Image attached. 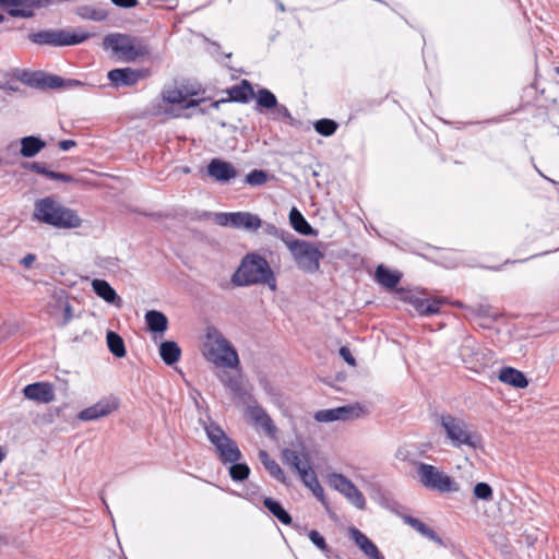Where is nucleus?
I'll return each instance as SVG.
<instances>
[{
    "label": "nucleus",
    "instance_id": "1",
    "mask_svg": "<svg viewBox=\"0 0 559 559\" xmlns=\"http://www.w3.org/2000/svg\"><path fill=\"white\" fill-rule=\"evenodd\" d=\"M234 287L264 285L271 292L277 290V278L266 258L257 251L246 253L230 276Z\"/></svg>",
    "mask_w": 559,
    "mask_h": 559
},
{
    "label": "nucleus",
    "instance_id": "2",
    "mask_svg": "<svg viewBox=\"0 0 559 559\" xmlns=\"http://www.w3.org/2000/svg\"><path fill=\"white\" fill-rule=\"evenodd\" d=\"M32 218L56 229L79 228L83 222L75 210L63 205L52 197L35 201Z\"/></svg>",
    "mask_w": 559,
    "mask_h": 559
},
{
    "label": "nucleus",
    "instance_id": "3",
    "mask_svg": "<svg viewBox=\"0 0 559 559\" xmlns=\"http://www.w3.org/2000/svg\"><path fill=\"white\" fill-rule=\"evenodd\" d=\"M103 48L110 50L127 62L135 61L151 53L150 46L142 38L120 33L107 34L103 38Z\"/></svg>",
    "mask_w": 559,
    "mask_h": 559
},
{
    "label": "nucleus",
    "instance_id": "4",
    "mask_svg": "<svg viewBox=\"0 0 559 559\" xmlns=\"http://www.w3.org/2000/svg\"><path fill=\"white\" fill-rule=\"evenodd\" d=\"M438 423L443 429L447 440L453 448L466 445L476 450L480 447V436L471 431L468 424L464 419L449 413H442L439 416Z\"/></svg>",
    "mask_w": 559,
    "mask_h": 559
},
{
    "label": "nucleus",
    "instance_id": "5",
    "mask_svg": "<svg viewBox=\"0 0 559 559\" xmlns=\"http://www.w3.org/2000/svg\"><path fill=\"white\" fill-rule=\"evenodd\" d=\"M200 423L209 441L214 447L218 460L223 464L240 461L242 453L239 450L237 442L227 436L218 423L211 419H209V421L201 420Z\"/></svg>",
    "mask_w": 559,
    "mask_h": 559
},
{
    "label": "nucleus",
    "instance_id": "6",
    "mask_svg": "<svg viewBox=\"0 0 559 559\" xmlns=\"http://www.w3.org/2000/svg\"><path fill=\"white\" fill-rule=\"evenodd\" d=\"M91 37V34L81 29L48 28L27 35L28 40L39 46L68 47L76 46Z\"/></svg>",
    "mask_w": 559,
    "mask_h": 559
},
{
    "label": "nucleus",
    "instance_id": "7",
    "mask_svg": "<svg viewBox=\"0 0 559 559\" xmlns=\"http://www.w3.org/2000/svg\"><path fill=\"white\" fill-rule=\"evenodd\" d=\"M197 94L195 91L185 93L179 88H164L160 93L162 98L153 103V111L155 115L168 114L169 110L164 105H179L182 109L197 108L206 100V98H193Z\"/></svg>",
    "mask_w": 559,
    "mask_h": 559
},
{
    "label": "nucleus",
    "instance_id": "8",
    "mask_svg": "<svg viewBox=\"0 0 559 559\" xmlns=\"http://www.w3.org/2000/svg\"><path fill=\"white\" fill-rule=\"evenodd\" d=\"M415 465L417 478L427 489H460V485L437 466L425 462H416Z\"/></svg>",
    "mask_w": 559,
    "mask_h": 559
},
{
    "label": "nucleus",
    "instance_id": "9",
    "mask_svg": "<svg viewBox=\"0 0 559 559\" xmlns=\"http://www.w3.org/2000/svg\"><path fill=\"white\" fill-rule=\"evenodd\" d=\"M214 222L222 227L246 231H255L262 226L261 217L250 212H218L214 215Z\"/></svg>",
    "mask_w": 559,
    "mask_h": 559
},
{
    "label": "nucleus",
    "instance_id": "10",
    "mask_svg": "<svg viewBox=\"0 0 559 559\" xmlns=\"http://www.w3.org/2000/svg\"><path fill=\"white\" fill-rule=\"evenodd\" d=\"M459 354L469 369L478 371L489 365L492 353L478 344L472 336H467L463 340Z\"/></svg>",
    "mask_w": 559,
    "mask_h": 559
},
{
    "label": "nucleus",
    "instance_id": "11",
    "mask_svg": "<svg viewBox=\"0 0 559 559\" xmlns=\"http://www.w3.org/2000/svg\"><path fill=\"white\" fill-rule=\"evenodd\" d=\"M292 257L300 270L313 274L320 270V262L324 258V253L314 243L305 240L292 253Z\"/></svg>",
    "mask_w": 559,
    "mask_h": 559
},
{
    "label": "nucleus",
    "instance_id": "12",
    "mask_svg": "<svg viewBox=\"0 0 559 559\" xmlns=\"http://www.w3.org/2000/svg\"><path fill=\"white\" fill-rule=\"evenodd\" d=\"M15 76L23 84L40 91L60 90L63 82L62 76L40 70H22Z\"/></svg>",
    "mask_w": 559,
    "mask_h": 559
},
{
    "label": "nucleus",
    "instance_id": "13",
    "mask_svg": "<svg viewBox=\"0 0 559 559\" xmlns=\"http://www.w3.org/2000/svg\"><path fill=\"white\" fill-rule=\"evenodd\" d=\"M399 298L412 305L420 317L438 314L441 306L445 304L443 298H421L406 288L399 289Z\"/></svg>",
    "mask_w": 559,
    "mask_h": 559
},
{
    "label": "nucleus",
    "instance_id": "14",
    "mask_svg": "<svg viewBox=\"0 0 559 559\" xmlns=\"http://www.w3.org/2000/svg\"><path fill=\"white\" fill-rule=\"evenodd\" d=\"M362 414L364 407L359 403H355L334 408L320 409L316 412L314 419L319 423L345 421L359 418Z\"/></svg>",
    "mask_w": 559,
    "mask_h": 559
},
{
    "label": "nucleus",
    "instance_id": "15",
    "mask_svg": "<svg viewBox=\"0 0 559 559\" xmlns=\"http://www.w3.org/2000/svg\"><path fill=\"white\" fill-rule=\"evenodd\" d=\"M120 406V399L114 394L100 399L95 404L82 409L78 414L81 421H93L106 417L117 411Z\"/></svg>",
    "mask_w": 559,
    "mask_h": 559
},
{
    "label": "nucleus",
    "instance_id": "16",
    "mask_svg": "<svg viewBox=\"0 0 559 559\" xmlns=\"http://www.w3.org/2000/svg\"><path fill=\"white\" fill-rule=\"evenodd\" d=\"M120 406V399L114 394L100 399L95 404L82 409L78 414L81 421H93L106 417L117 411Z\"/></svg>",
    "mask_w": 559,
    "mask_h": 559
},
{
    "label": "nucleus",
    "instance_id": "17",
    "mask_svg": "<svg viewBox=\"0 0 559 559\" xmlns=\"http://www.w3.org/2000/svg\"><path fill=\"white\" fill-rule=\"evenodd\" d=\"M147 74L145 69H133L130 67L115 68L107 72V79L116 90L121 87H131L138 84V82L144 79Z\"/></svg>",
    "mask_w": 559,
    "mask_h": 559
},
{
    "label": "nucleus",
    "instance_id": "18",
    "mask_svg": "<svg viewBox=\"0 0 559 559\" xmlns=\"http://www.w3.org/2000/svg\"><path fill=\"white\" fill-rule=\"evenodd\" d=\"M206 175L218 183H228L238 176L237 168L228 160L212 158L206 166Z\"/></svg>",
    "mask_w": 559,
    "mask_h": 559
},
{
    "label": "nucleus",
    "instance_id": "19",
    "mask_svg": "<svg viewBox=\"0 0 559 559\" xmlns=\"http://www.w3.org/2000/svg\"><path fill=\"white\" fill-rule=\"evenodd\" d=\"M22 392L25 399L37 403L48 404L55 400L52 384L45 381L26 384Z\"/></svg>",
    "mask_w": 559,
    "mask_h": 559
},
{
    "label": "nucleus",
    "instance_id": "20",
    "mask_svg": "<svg viewBox=\"0 0 559 559\" xmlns=\"http://www.w3.org/2000/svg\"><path fill=\"white\" fill-rule=\"evenodd\" d=\"M227 94L229 103L249 104L255 97L253 84L242 79L238 84L227 87L224 91Z\"/></svg>",
    "mask_w": 559,
    "mask_h": 559
},
{
    "label": "nucleus",
    "instance_id": "21",
    "mask_svg": "<svg viewBox=\"0 0 559 559\" xmlns=\"http://www.w3.org/2000/svg\"><path fill=\"white\" fill-rule=\"evenodd\" d=\"M402 276L400 271L391 270L384 264H379L374 271V281L386 290L395 292L397 295Z\"/></svg>",
    "mask_w": 559,
    "mask_h": 559
},
{
    "label": "nucleus",
    "instance_id": "22",
    "mask_svg": "<svg viewBox=\"0 0 559 559\" xmlns=\"http://www.w3.org/2000/svg\"><path fill=\"white\" fill-rule=\"evenodd\" d=\"M498 379L500 382L515 389H525L528 386L526 374L511 366L502 367L498 372Z\"/></svg>",
    "mask_w": 559,
    "mask_h": 559
},
{
    "label": "nucleus",
    "instance_id": "23",
    "mask_svg": "<svg viewBox=\"0 0 559 559\" xmlns=\"http://www.w3.org/2000/svg\"><path fill=\"white\" fill-rule=\"evenodd\" d=\"M146 329L156 336H163L168 330L169 321L167 316L159 310H147L144 316Z\"/></svg>",
    "mask_w": 559,
    "mask_h": 559
},
{
    "label": "nucleus",
    "instance_id": "24",
    "mask_svg": "<svg viewBox=\"0 0 559 559\" xmlns=\"http://www.w3.org/2000/svg\"><path fill=\"white\" fill-rule=\"evenodd\" d=\"M288 221L292 228L302 236L317 237L319 234L318 229L313 228L309 224L304 214L296 206L290 209L288 213Z\"/></svg>",
    "mask_w": 559,
    "mask_h": 559
},
{
    "label": "nucleus",
    "instance_id": "25",
    "mask_svg": "<svg viewBox=\"0 0 559 559\" xmlns=\"http://www.w3.org/2000/svg\"><path fill=\"white\" fill-rule=\"evenodd\" d=\"M219 349L222 350V355L218 357V361L222 366L234 369L237 368L240 364L238 353L234 345L226 340L224 336H219L216 341Z\"/></svg>",
    "mask_w": 559,
    "mask_h": 559
},
{
    "label": "nucleus",
    "instance_id": "26",
    "mask_svg": "<svg viewBox=\"0 0 559 559\" xmlns=\"http://www.w3.org/2000/svg\"><path fill=\"white\" fill-rule=\"evenodd\" d=\"M20 155L24 158H33L47 146V143L39 135H26L20 139Z\"/></svg>",
    "mask_w": 559,
    "mask_h": 559
},
{
    "label": "nucleus",
    "instance_id": "27",
    "mask_svg": "<svg viewBox=\"0 0 559 559\" xmlns=\"http://www.w3.org/2000/svg\"><path fill=\"white\" fill-rule=\"evenodd\" d=\"M402 518L404 523L414 528L423 537L429 539L430 542L437 544L440 547H447L444 540L432 528H430L420 520L413 518L411 515H403Z\"/></svg>",
    "mask_w": 559,
    "mask_h": 559
},
{
    "label": "nucleus",
    "instance_id": "28",
    "mask_svg": "<svg viewBox=\"0 0 559 559\" xmlns=\"http://www.w3.org/2000/svg\"><path fill=\"white\" fill-rule=\"evenodd\" d=\"M92 288L96 296L110 305H119L121 302V298L106 280L94 278L92 281Z\"/></svg>",
    "mask_w": 559,
    "mask_h": 559
},
{
    "label": "nucleus",
    "instance_id": "29",
    "mask_svg": "<svg viewBox=\"0 0 559 559\" xmlns=\"http://www.w3.org/2000/svg\"><path fill=\"white\" fill-rule=\"evenodd\" d=\"M254 99V110L260 114L270 112L273 107L277 106L278 102L276 95L266 87H260L255 93Z\"/></svg>",
    "mask_w": 559,
    "mask_h": 559
},
{
    "label": "nucleus",
    "instance_id": "30",
    "mask_svg": "<svg viewBox=\"0 0 559 559\" xmlns=\"http://www.w3.org/2000/svg\"><path fill=\"white\" fill-rule=\"evenodd\" d=\"M259 460L262 463V465L265 467V469L269 472V474L281 481L283 485L288 486L289 483L287 481V477L282 469V467L278 465V463L271 457L267 451L260 450L259 451Z\"/></svg>",
    "mask_w": 559,
    "mask_h": 559
},
{
    "label": "nucleus",
    "instance_id": "31",
    "mask_svg": "<svg viewBox=\"0 0 559 559\" xmlns=\"http://www.w3.org/2000/svg\"><path fill=\"white\" fill-rule=\"evenodd\" d=\"M159 356L165 365L174 366L180 360L181 348L175 341H163L159 344Z\"/></svg>",
    "mask_w": 559,
    "mask_h": 559
},
{
    "label": "nucleus",
    "instance_id": "32",
    "mask_svg": "<svg viewBox=\"0 0 559 559\" xmlns=\"http://www.w3.org/2000/svg\"><path fill=\"white\" fill-rule=\"evenodd\" d=\"M247 411L251 419L257 425L261 426L267 433H273L275 431V426L273 424L272 418L262 406H249Z\"/></svg>",
    "mask_w": 559,
    "mask_h": 559
},
{
    "label": "nucleus",
    "instance_id": "33",
    "mask_svg": "<svg viewBox=\"0 0 559 559\" xmlns=\"http://www.w3.org/2000/svg\"><path fill=\"white\" fill-rule=\"evenodd\" d=\"M108 350L117 358H123L127 355L126 344L120 334L115 331H108L106 334Z\"/></svg>",
    "mask_w": 559,
    "mask_h": 559
},
{
    "label": "nucleus",
    "instance_id": "34",
    "mask_svg": "<svg viewBox=\"0 0 559 559\" xmlns=\"http://www.w3.org/2000/svg\"><path fill=\"white\" fill-rule=\"evenodd\" d=\"M264 507L284 525H292L293 519L289 513L283 508V506L273 500L272 498H265L263 500Z\"/></svg>",
    "mask_w": 559,
    "mask_h": 559
},
{
    "label": "nucleus",
    "instance_id": "35",
    "mask_svg": "<svg viewBox=\"0 0 559 559\" xmlns=\"http://www.w3.org/2000/svg\"><path fill=\"white\" fill-rule=\"evenodd\" d=\"M296 475L300 478V480L307 487V489H323L309 462L304 467L298 469L296 472Z\"/></svg>",
    "mask_w": 559,
    "mask_h": 559
},
{
    "label": "nucleus",
    "instance_id": "36",
    "mask_svg": "<svg viewBox=\"0 0 559 559\" xmlns=\"http://www.w3.org/2000/svg\"><path fill=\"white\" fill-rule=\"evenodd\" d=\"M76 14L84 20L96 22L105 21L108 17V12L106 10L97 9L87 4L79 7L76 9Z\"/></svg>",
    "mask_w": 559,
    "mask_h": 559
},
{
    "label": "nucleus",
    "instance_id": "37",
    "mask_svg": "<svg viewBox=\"0 0 559 559\" xmlns=\"http://www.w3.org/2000/svg\"><path fill=\"white\" fill-rule=\"evenodd\" d=\"M326 484L331 489H358L357 486L341 473H329Z\"/></svg>",
    "mask_w": 559,
    "mask_h": 559
},
{
    "label": "nucleus",
    "instance_id": "38",
    "mask_svg": "<svg viewBox=\"0 0 559 559\" xmlns=\"http://www.w3.org/2000/svg\"><path fill=\"white\" fill-rule=\"evenodd\" d=\"M389 491H374L373 499L384 509L390 510L391 512L402 515L401 511L403 507L391 498Z\"/></svg>",
    "mask_w": 559,
    "mask_h": 559
},
{
    "label": "nucleus",
    "instance_id": "39",
    "mask_svg": "<svg viewBox=\"0 0 559 559\" xmlns=\"http://www.w3.org/2000/svg\"><path fill=\"white\" fill-rule=\"evenodd\" d=\"M313 129L318 134L328 138L337 131L338 123L330 118H321L314 121Z\"/></svg>",
    "mask_w": 559,
    "mask_h": 559
},
{
    "label": "nucleus",
    "instance_id": "40",
    "mask_svg": "<svg viewBox=\"0 0 559 559\" xmlns=\"http://www.w3.org/2000/svg\"><path fill=\"white\" fill-rule=\"evenodd\" d=\"M21 168L27 171L36 173L44 176L46 179H53L55 170L49 169L46 163L39 162H22Z\"/></svg>",
    "mask_w": 559,
    "mask_h": 559
},
{
    "label": "nucleus",
    "instance_id": "41",
    "mask_svg": "<svg viewBox=\"0 0 559 559\" xmlns=\"http://www.w3.org/2000/svg\"><path fill=\"white\" fill-rule=\"evenodd\" d=\"M229 475L235 481H243L250 475V467L246 462L235 461L234 463H229Z\"/></svg>",
    "mask_w": 559,
    "mask_h": 559
},
{
    "label": "nucleus",
    "instance_id": "42",
    "mask_svg": "<svg viewBox=\"0 0 559 559\" xmlns=\"http://www.w3.org/2000/svg\"><path fill=\"white\" fill-rule=\"evenodd\" d=\"M282 454L284 462L289 465L295 473L308 463L307 460L302 461L299 453L295 450L284 449Z\"/></svg>",
    "mask_w": 559,
    "mask_h": 559
},
{
    "label": "nucleus",
    "instance_id": "43",
    "mask_svg": "<svg viewBox=\"0 0 559 559\" xmlns=\"http://www.w3.org/2000/svg\"><path fill=\"white\" fill-rule=\"evenodd\" d=\"M269 179V175L263 169H252L245 177V183L251 187H259L264 185Z\"/></svg>",
    "mask_w": 559,
    "mask_h": 559
},
{
    "label": "nucleus",
    "instance_id": "44",
    "mask_svg": "<svg viewBox=\"0 0 559 559\" xmlns=\"http://www.w3.org/2000/svg\"><path fill=\"white\" fill-rule=\"evenodd\" d=\"M308 537L311 543L326 557L330 558L332 552L331 547L325 542L324 537L316 530L308 533Z\"/></svg>",
    "mask_w": 559,
    "mask_h": 559
},
{
    "label": "nucleus",
    "instance_id": "45",
    "mask_svg": "<svg viewBox=\"0 0 559 559\" xmlns=\"http://www.w3.org/2000/svg\"><path fill=\"white\" fill-rule=\"evenodd\" d=\"M287 247L290 254L305 241L304 239L297 238L294 234L288 230L281 229L278 237Z\"/></svg>",
    "mask_w": 559,
    "mask_h": 559
},
{
    "label": "nucleus",
    "instance_id": "46",
    "mask_svg": "<svg viewBox=\"0 0 559 559\" xmlns=\"http://www.w3.org/2000/svg\"><path fill=\"white\" fill-rule=\"evenodd\" d=\"M273 115V119L287 121L290 124L295 122V118L292 116L289 109L277 102V106L273 107V109L270 111Z\"/></svg>",
    "mask_w": 559,
    "mask_h": 559
},
{
    "label": "nucleus",
    "instance_id": "47",
    "mask_svg": "<svg viewBox=\"0 0 559 559\" xmlns=\"http://www.w3.org/2000/svg\"><path fill=\"white\" fill-rule=\"evenodd\" d=\"M222 382L235 396H242L245 394L241 383L237 378L228 377L227 379H222Z\"/></svg>",
    "mask_w": 559,
    "mask_h": 559
},
{
    "label": "nucleus",
    "instance_id": "48",
    "mask_svg": "<svg viewBox=\"0 0 559 559\" xmlns=\"http://www.w3.org/2000/svg\"><path fill=\"white\" fill-rule=\"evenodd\" d=\"M52 181H62L66 183H73L76 186H82L85 183V180L82 178H78L71 174L60 173V171H55Z\"/></svg>",
    "mask_w": 559,
    "mask_h": 559
},
{
    "label": "nucleus",
    "instance_id": "49",
    "mask_svg": "<svg viewBox=\"0 0 559 559\" xmlns=\"http://www.w3.org/2000/svg\"><path fill=\"white\" fill-rule=\"evenodd\" d=\"M347 500L356 508L362 510L366 506V500L361 491H342Z\"/></svg>",
    "mask_w": 559,
    "mask_h": 559
},
{
    "label": "nucleus",
    "instance_id": "50",
    "mask_svg": "<svg viewBox=\"0 0 559 559\" xmlns=\"http://www.w3.org/2000/svg\"><path fill=\"white\" fill-rule=\"evenodd\" d=\"M360 550L369 558V559H384L383 555L379 551L378 547L373 542H368Z\"/></svg>",
    "mask_w": 559,
    "mask_h": 559
},
{
    "label": "nucleus",
    "instance_id": "51",
    "mask_svg": "<svg viewBox=\"0 0 559 559\" xmlns=\"http://www.w3.org/2000/svg\"><path fill=\"white\" fill-rule=\"evenodd\" d=\"M348 533L359 549L362 548L368 542H370V539L356 527H350Z\"/></svg>",
    "mask_w": 559,
    "mask_h": 559
},
{
    "label": "nucleus",
    "instance_id": "52",
    "mask_svg": "<svg viewBox=\"0 0 559 559\" xmlns=\"http://www.w3.org/2000/svg\"><path fill=\"white\" fill-rule=\"evenodd\" d=\"M338 354L340 357L349 366L355 367L357 365L356 358L353 356L348 346H341Z\"/></svg>",
    "mask_w": 559,
    "mask_h": 559
},
{
    "label": "nucleus",
    "instance_id": "53",
    "mask_svg": "<svg viewBox=\"0 0 559 559\" xmlns=\"http://www.w3.org/2000/svg\"><path fill=\"white\" fill-rule=\"evenodd\" d=\"M85 85H86V83H84L80 80L63 78V82H62V85L60 86V90H71L74 87H83Z\"/></svg>",
    "mask_w": 559,
    "mask_h": 559
},
{
    "label": "nucleus",
    "instance_id": "54",
    "mask_svg": "<svg viewBox=\"0 0 559 559\" xmlns=\"http://www.w3.org/2000/svg\"><path fill=\"white\" fill-rule=\"evenodd\" d=\"M263 229V233L265 235H269V236H274V237H278V234L281 231L282 228H278L276 227L274 224L272 223H266V222H263L262 221V226L260 227Z\"/></svg>",
    "mask_w": 559,
    "mask_h": 559
},
{
    "label": "nucleus",
    "instance_id": "55",
    "mask_svg": "<svg viewBox=\"0 0 559 559\" xmlns=\"http://www.w3.org/2000/svg\"><path fill=\"white\" fill-rule=\"evenodd\" d=\"M116 7L121 9H132L139 4L138 0H110Z\"/></svg>",
    "mask_w": 559,
    "mask_h": 559
},
{
    "label": "nucleus",
    "instance_id": "56",
    "mask_svg": "<svg viewBox=\"0 0 559 559\" xmlns=\"http://www.w3.org/2000/svg\"><path fill=\"white\" fill-rule=\"evenodd\" d=\"M316 498L323 504L325 511L329 513L330 516H333V512L330 508L329 501L325 498L324 491H312Z\"/></svg>",
    "mask_w": 559,
    "mask_h": 559
},
{
    "label": "nucleus",
    "instance_id": "57",
    "mask_svg": "<svg viewBox=\"0 0 559 559\" xmlns=\"http://www.w3.org/2000/svg\"><path fill=\"white\" fill-rule=\"evenodd\" d=\"M72 317V306L69 302H66L63 307V319L60 325L66 326L71 321Z\"/></svg>",
    "mask_w": 559,
    "mask_h": 559
},
{
    "label": "nucleus",
    "instance_id": "58",
    "mask_svg": "<svg viewBox=\"0 0 559 559\" xmlns=\"http://www.w3.org/2000/svg\"><path fill=\"white\" fill-rule=\"evenodd\" d=\"M226 103H229V100H227V98H221L217 100H213V102H211V104L207 108H200V112L207 114L210 111V109L217 110V109H219L222 104H226Z\"/></svg>",
    "mask_w": 559,
    "mask_h": 559
},
{
    "label": "nucleus",
    "instance_id": "59",
    "mask_svg": "<svg viewBox=\"0 0 559 559\" xmlns=\"http://www.w3.org/2000/svg\"><path fill=\"white\" fill-rule=\"evenodd\" d=\"M523 536L525 538V543L527 544V546H533L537 540V530L534 528L530 532L525 530L523 532Z\"/></svg>",
    "mask_w": 559,
    "mask_h": 559
},
{
    "label": "nucleus",
    "instance_id": "60",
    "mask_svg": "<svg viewBox=\"0 0 559 559\" xmlns=\"http://www.w3.org/2000/svg\"><path fill=\"white\" fill-rule=\"evenodd\" d=\"M75 146H76V142L71 139H64V140H61L58 142V147L63 152L70 151L71 148H73Z\"/></svg>",
    "mask_w": 559,
    "mask_h": 559
},
{
    "label": "nucleus",
    "instance_id": "61",
    "mask_svg": "<svg viewBox=\"0 0 559 559\" xmlns=\"http://www.w3.org/2000/svg\"><path fill=\"white\" fill-rule=\"evenodd\" d=\"M36 254L35 253H27L20 260V264L23 265L26 269H29L33 263L36 261Z\"/></svg>",
    "mask_w": 559,
    "mask_h": 559
},
{
    "label": "nucleus",
    "instance_id": "62",
    "mask_svg": "<svg viewBox=\"0 0 559 559\" xmlns=\"http://www.w3.org/2000/svg\"><path fill=\"white\" fill-rule=\"evenodd\" d=\"M0 88H3L10 93H16L20 91L19 85L15 82L7 81L5 83H0Z\"/></svg>",
    "mask_w": 559,
    "mask_h": 559
},
{
    "label": "nucleus",
    "instance_id": "63",
    "mask_svg": "<svg viewBox=\"0 0 559 559\" xmlns=\"http://www.w3.org/2000/svg\"><path fill=\"white\" fill-rule=\"evenodd\" d=\"M409 455H411V453L406 448H399L395 453L396 459H399L401 461H407Z\"/></svg>",
    "mask_w": 559,
    "mask_h": 559
},
{
    "label": "nucleus",
    "instance_id": "64",
    "mask_svg": "<svg viewBox=\"0 0 559 559\" xmlns=\"http://www.w3.org/2000/svg\"><path fill=\"white\" fill-rule=\"evenodd\" d=\"M475 497L481 500L492 499V491H474Z\"/></svg>",
    "mask_w": 559,
    "mask_h": 559
}]
</instances>
